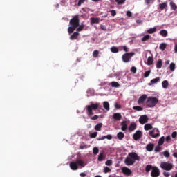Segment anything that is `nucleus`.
Instances as JSON below:
<instances>
[{"instance_id": "obj_1", "label": "nucleus", "mask_w": 177, "mask_h": 177, "mask_svg": "<svg viewBox=\"0 0 177 177\" xmlns=\"http://www.w3.org/2000/svg\"><path fill=\"white\" fill-rule=\"evenodd\" d=\"M99 106H100V104H93L92 102L91 103L90 105L86 106V114L90 118V120H93V121H95V120H97V118H99V115H97L92 116L93 115V111L97 110V109H99Z\"/></svg>"}, {"instance_id": "obj_2", "label": "nucleus", "mask_w": 177, "mask_h": 177, "mask_svg": "<svg viewBox=\"0 0 177 177\" xmlns=\"http://www.w3.org/2000/svg\"><path fill=\"white\" fill-rule=\"evenodd\" d=\"M69 24L71 26H69L68 28V34H73L77 28H78V26H80V16L79 15H75L69 22Z\"/></svg>"}, {"instance_id": "obj_3", "label": "nucleus", "mask_w": 177, "mask_h": 177, "mask_svg": "<svg viewBox=\"0 0 177 177\" xmlns=\"http://www.w3.org/2000/svg\"><path fill=\"white\" fill-rule=\"evenodd\" d=\"M140 157H139L136 153L131 152L129 153L128 156L124 160V164L126 165H133L136 161H139Z\"/></svg>"}, {"instance_id": "obj_4", "label": "nucleus", "mask_w": 177, "mask_h": 177, "mask_svg": "<svg viewBox=\"0 0 177 177\" xmlns=\"http://www.w3.org/2000/svg\"><path fill=\"white\" fill-rule=\"evenodd\" d=\"M151 171V177H158L160 176V169L156 166H153L151 165H147L145 167V172L149 174Z\"/></svg>"}, {"instance_id": "obj_5", "label": "nucleus", "mask_w": 177, "mask_h": 177, "mask_svg": "<svg viewBox=\"0 0 177 177\" xmlns=\"http://www.w3.org/2000/svg\"><path fill=\"white\" fill-rule=\"evenodd\" d=\"M85 165H86V164L85 163V162H84V160H77L75 162H71L69 164V167L71 168V169H72L73 171H77V169H78V168H84V167H85Z\"/></svg>"}, {"instance_id": "obj_6", "label": "nucleus", "mask_w": 177, "mask_h": 177, "mask_svg": "<svg viewBox=\"0 0 177 177\" xmlns=\"http://www.w3.org/2000/svg\"><path fill=\"white\" fill-rule=\"evenodd\" d=\"M158 103V99L153 96L148 97L146 101L147 106L151 109H152L153 107H156Z\"/></svg>"}, {"instance_id": "obj_7", "label": "nucleus", "mask_w": 177, "mask_h": 177, "mask_svg": "<svg viewBox=\"0 0 177 177\" xmlns=\"http://www.w3.org/2000/svg\"><path fill=\"white\" fill-rule=\"evenodd\" d=\"M160 167L162 169H164V171H171L174 168V165L169 162H162Z\"/></svg>"}, {"instance_id": "obj_8", "label": "nucleus", "mask_w": 177, "mask_h": 177, "mask_svg": "<svg viewBox=\"0 0 177 177\" xmlns=\"http://www.w3.org/2000/svg\"><path fill=\"white\" fill-rule=\"evenodd\" d=\"M132 56H135V53L131 52V53H124L122 56V62H124V63H129V62H131V59L132 58Z\"/></svg>"}, {"instance_id": "obj_9", "label": "nucleus", "mask_w": 177, "mask_h": 177, "mask_svg": "<svg viewBox=\"0 0 177 177\" xmlns=\"http://www.w3.org/2000/svg\"><path fill=\"white\" fill-rule=\"evenodd\" d=\"M142 136H143V132H142V131L140 130H138L133 135V140H139V139H140Z\"/></svg>"}, {"instance_id": "obj_10", "label": "nucleus", "mask_w": 177, "mask_h": 177, "mask_svg": "<svg viewBox=\"0 0 177 177\" xmlns=\"http://www.w3.org/2000/svg\"><path fill=\"white\" fill-rule=\"evenodd\" d=\"M149 134L151 138H158V136H160V131H158V129H153L152 131L149 132Z\"/></svg>"}, {"instance_id": "obj_11", "label": "nucleus", "mask_w": 177, "mask_h": 177, "mask_svg": "<svg viewBox=\"0 0 177 177\" xmlns=\"http://www.w3.org/2000/svg\"><path fill=\"white\" fill-rule=\"evenodd\" d=\"M122 172L124 175H127V176L132 174V171L129 168L125 167L122 168Z\"/></svg>"}, {"instance_id": "obj_12", "label": "nucleus", "mask_w": 177, "mask_h": 177, "mask_svg": "<svg viewBox=\"0 0 177 177\" xmlns=\"http://www.w3.org/2000/svg\"><path fill=\"white\" fill-rule=\"evenodd\" d=\"M146 99H147V95L143 94L142 96H140L138 100V104H143L146 101Z\"/></svg>"}, {"instance_id": "obj_13", "label": "nucleus", "mask_w": 177, "mask_h": 177, "mask_svg": "<svg viewBox=\"0 0 177 177\" xmlns=\"http://www.w3.org/2000/svg\"><path fill=\"white\" fill-rule=\"evenodd\" d=\"M147 121H149V118H147V115H143L142 116L140 117L139 118V122L140 124H146V122H147Z\"/></svg>"}, {"instance_id": "obj_14", "label": "nucleus", "mask_w": 177, "mask_h": 177, "mask_svg": "<svg viewBox=\"0 0 177 177\" xmlns=\"http://www.w3.org/2000/svg\"><path fill=\"white\" fill-rule=\"evenodd\" d=\"M128 129V124H127V120H123L121 122V130L123 131H127Z\"/></svg>"}, {"instance_id": "obj_15", "label": "nucleus", "mask_w": 177, "mask_h": 177, "mask_svg": "<svg viewBox=\"0 0 177 177\" xmlns=\"http://www.w3.org/2000/svg\"><path fill=\"white\" fill-rule=\"evenodd\" d=\"M113 120H115V121H120L121 118H122V115H121V113H113Z\"/></svg>"}, {"instance_id": "obj_16", "label": "nucleus", "mask_w": 177, "mask_h": 177, "mask_svg": "<svg viewBox=\"0 0 177 177\" xmlns=\"http://www.w3.org/2000/svg\"><path fill=\"white\" fill-rule=\"evenodd\" d=\"M80 35V33L78 32H73L71 37L70 39L71 41H74L75 39H78V36Z\"/></svg>"}, {"instance_id": "obj_17", "label": "nucleus", "mask_w": 177, "mask_h": 177, "mask_svg": "<svg viewBox=\"0 0 177 177\" xmlns=\"http://www.w3.org/2000/svg\"><path fill=\"white\" fill-rule=\"evenodd\" d=\"M168 8V3L167 2H163L160 4H159V8L160 10H164V9H167Z\"/></svg>"}, {"instance_id": "obj_18", "label": "nucleus", "mask_w": 177, "mask_h": 177, "mask_svg": "<svg viewBox=\"0 0 177 177\" xmlns=\"http://www.w3.org/2000/svg\"><path fill=\"white\" fill-rule=\"evenodd\" d=\"M153 149H154V144L149 143L146 146V150L147 151H153Z\"/></svg>"}, {"instance_id": "obj_19", "label": "nucleus", "mask_w": 177, "mask_h": 177, "mask_svg": "<svg viewBox=\"0 0 177 177\" xmlns=\"http://www.w3.org/2000/svg\"><path fill=\"white\" fill-rule=\"evenodd\" d=\"M170 8L171 10H176L177 9V5L175 3V2L171 1L169 3Z\"/></svg>"}, {"instance_id": "obj_20", "label": "nucleus", "mask_w": 177, "mask_h": 177, "mask_svg": "<svg viewBox=\"0 0 177 177\" xmlns=\"http://www.w3.org/2000/svg\"><path fill=\"white\" fill-rule=\"evenodd\" d=\"M100 21V19L99 18H91V24H99V22Z\"/></svg>"}, {"instance_id": "obj_21", "label": "nucleus", "mask_w": 177, "mask_h": 177, "mask_svg": "<svg viewBox=\"0 0 177 177\" xmlns=\"http://www.w3.org/2000/svg\"><path fill=\"white\" fill-rule=\"evenodd\" d=\"M136 129V123H131L129 127V132H132Z\"/></svg>"}, {"instance_id": "obj_22", "label": "nucleus", "mask_w": 177, "mask_h": 177, "mask_svg": "<svg viewBox=\"0 0 177 177\" xmlns=\"http://www.w3.org/2000/svg\"><path fill=\"white\" fill-rule=\"evenodd\" d=\"M111 52H112V53H118V52H120V47L112 46L111 48Z\"/></svg>"}, {"instance_id": "obj_23", "label": "nucleus", "mask_w": 177, "mask_h": 177, "mask_svg": "<svg viewBox=\"0 0 177 177\" xmlns=\"http://www.w3.org/2000/svg\"><path fill=\"white\" fill-rule=\"evenodd\" d=\"M117 138H118V139H119V140H122L123 138H125V134H124V133L120 131L117 134Z\"/></svg>"}, {"instance_id": "obj_24", "label": "nucleus", "mask_w": 177, "mask_h": 177, "mask_svg": "<svg viewBox=\"0 0 177 177\" xmlns=\"http://www.w3.org/2000/svg\"><path fill=\"white\" fill-rule=\"evenodd\" d=\"M160 35L165 38V37H168V31L167 30H162L160 31Z\"/></svg>"}, {"instance_id": "obj_25", "label": "nucleus", "mask_w": 177, "mask_h": 177, "mask_svg": "<svg viewBox=\"0 0 177 177\" xmlns=\"http://www.w3.org/2000/svg\"><path fill=\"white\" fill-rule=\"evenodd\" d=\"M103 107L106 109L107 111L110 110V104H109V102L105 101L103 102Z\"/></svg>"}, {"instance_id": "obj_26", "label": "nucleus", "mask_w": 177, "mask_h": 177, "mask_svg": "<svg viewBox=\"0 0 177 177\" xmlns=\"http://www.w3.org/2000/svg\"><path fill=\"white\" fill-rule=\"evenodd\" d=\"M169 85V83L168 82L167 80H164L162 82V86L163 89H167V88H168Z\"/></svg>"}, {"instance_id": "obj_27", "label": "nucleus", "mask_w": 177, "mask_h": 177, "mask_svg": "<svg viewBox=\"0 0 177 177\" xmlns=\"http://www.w3.org/2000/svg\"><path fill=\"white\" fill-rule=\"evenodd\" d=\"M144 129H145V131H149V129H153V125H151V124H146L144 126Z\"/></svg>"}, {"instance_id": "obj_28", "label": "nucleus", "mask_w": 177, "mask_h": 177, "mask_svg": "<svg viewBox=\"0 0 177 177\" xmlns=\"http://www.w3.org/2000/svg\"><path fill=\"white\" fill-rule=\"evenodd\" d=\"M102 127H103V123H99L95 126V131H102Z\"/></svg>"}, {"instance_id": "obj_29", "label": "nucleus", "mask_w": 177, "mask_h": 177, "mask_svg": "<svg viewBox=\"0 0 177 177\" xmlns=\"http://www.w3.org/2000/svg\"><path fill=\"white\" fill-rule=\"evenodd\" d=\"M110 85H111L112 88H120V84L117 82H112Z\"/></svg>"}, {"instance_id": "obj_30", "label": "nucleus", "mask_w": 177, "mask_h": 177, "mask_svg": "<svg viewBox=\"0 0 177 177\" xmlns=\"http://www.w3.org/2000/svg\"><path fill=\"white\" fill-rule=\"evenodd\" d=\"M156 2V0H145V5L147 6H150V5H153Z\"/></svg>"}, {"instance_id": "obj_31", "label": "nucleus", "mask_w": 177, "mask_h": 177, "mask_svg": "<svg viewBox=\"0 0 177 177\" xmlns=\"http://www.w3.org/2000/svg\"><path fill=\"white\" fill-rule=\"evenodd\" d=\"M159 49H160V50H165V49H167V44L161 43Z\"/></svg>"}, {"instance_id": "obj_32", "label": "nucleus", "mask_w": 177, "mask_h": 177, "mask_svg": "<svg viewBox=\"0 0 177 177\" xmlns=\"http://www.w3.org/2000/svg\"><path fill=\"white\" fill-rule=\"evenodd\" d=\"M162 67V60L159 59L158 60V62L156 63V68H161Z\"/></svg>"}, {"instance_id": "obj_33", "label": "nucleus", "mask_w": 177, "mask_h": 177, "mask_svg": "<svg viewBox=\"0 0 177 177\" xmlns=\"http://www.w3.org/2000/svg\"><path fill=\"white\" fill-rule=\"evenodd\" d=\"M156 31H157V28H156V27H154V28H149L147 30V32H148V34H154V32H156Z\"/></svg>"}, {"instance_id": "obj_34", "label": "nucleus", "mask_w": 177, "mask_h": 177, "mask_svg": "<svg viewBox=\"0 0 177 177\" xmlns=\"http://www.w3.org/2000/svg\"><path fill=\"white\" fill-rule=\"evenodd\" d=\"M157 82H160V77H156L155 79H152L149 85H151L152 84H157Z\"/></svg>"}, {"instance_id": "obj_35", "label": "nucleus", "mask_w": 177, "mask_h": 177, "mask_svg": "<svg viewBox=\"0 0 177 177\" xmlns=\"http://www.w3.org/2000/svg\"><path fill=\"white\" fill-rule=\"evenodd\" d=\"M153 62H154V59H153V57H149L147 59L148 66H151V64H153Z\"/></svg>"}, {"instance_id": "obj_36", "label": "nucleus", "mask_w": 177, "mask_h": 177, "mask_svg": "<svg viewBox=\"0 0 177 177\" xmlns=\"http://www.w3.org/2000/svg\"><path fill=\"white\" fill-rule=\"evenodd\" d=\"M165 141V137L162 136L158 141L159 146H161L162 145H164V142Z\"/></svg>"}, {"instance_id": "obj_37", "label": "nucleus", "mask_w": 177, "mask_h": 177, "mask_svg": "<svg viewBox=\"0 0 177 177\" xmlns=\"http://www.w3.org/2000/svg\"><path fill=\"white\" fill-rule=\"evenodd\" d=\"M119 49H120V50H122V49H123V50L124 52H129V48H128V47H127V46H120Z\"/></svg>"}, {"instance_id": "obj_38", "label": "nucleus", "mask_w": 177, "mask_h": 177, "mask_svg": "<svg viewBox=\"0 0 177 177\" xmlns=\"http://www.w3.org/2000/svg\"><path fill=\"white\" fill-rule=\"evenodd\" d=\"M149 39H150V35H145L141 39V41H142V42H145V41H149Z\"/></svg>"}, {"instance_id": "obj_39", "label": "nucleus", "mask_w": 177, "mask_h": 177, "mask_svg": "<svg viewBox=\"0 0 177 177\" xmlns=\"http://www.w3.org/2000/svg\"><path fill=\"white\" fill-rule=\"evenodd\" d=\"M104 158V156L103 155V153L100 152L98 156V161L102 162L103 161Z\"/></svg>"}, {"instance_id": "obj_40", "label": "nucleus", "mask_w": 177, "mask_h": 177, "mask_svg": "<svg viewBox=\"0 0 177 177\" xmlns=\"http://www.w3.org/2000/svg\"><path fill=\"white\" fill-rule=\"evenodd\" d=\"M133 110H136V111H142L143 110V108L140 106H133Z\"/></svg>"}, {"instance_id": "obj_41", "label": "nucleus", "mask_w": 177, "mask_h": 177, "mask_svg": "<svg viewBox=\"0 0 177 177\" xmlns=\"http://www.w3.org/2000/svg\"><path fill=\"white\" fill-rule=\"evenodd\" d=\"M175 67H176L175 63H171L169 65L170 71H175Z\"/></svg>"}, {"instance_id": "obj_42", "label": "nucleus", "mask_w": 177, "mask_h": 177, "mask_svg": "<svg viewBox=\"0 0 177 177\" xmlns=\"http://www.w3.org/2000/svg\"><path fill=\"white\" fill-rule=\"evenodd\" d=\"M160 151H161V145H158V146L155 147V152L160 153Z\"/></svg>"}, {"instance_id": "obj_43", "label": "nucleus", "mask_w": 177, "mask_h": 177, "mask_svg": "<svg viewBox=\"0 0 177 177\" xmlns=\"http://www.w3.org/2000/svg\"><path fill=\"white\" fill-rule=\"evenodd\" d=\"M125 1L127 0H115L118 5H124V3H125Z\"/></svg>"}, {"instance_id": "obj_44", "label": "nucleus", "mask_w": 177, "mask_h": 177, "mask_svg": "<svg viewBox=\"0 0 177 177\" xmlns=\"http://www.w3.org/2000/svg\"><path fill=\"white\" fill-rule=\"evenodd\" d=\"M109 172H111V169H110L109 167H105L104 168V173L109 174Z\"/></svg>"}, {"instance_id": "obj_45", "label": "nucleus", "mask_w": 177, "mask_h": 177, "mask_svg": "<svg viewBox=\"0 0 177 177\" xmlns=\"http://www.w3.org/2000/svg\"><path fill=\"white\" fill-rule=\"evenodd\" d=\"M93 154H95V156H96V154H98L99 153V148H97V147H94L93 149Z\"/></svg>"}, {"instance_id": "obj_46", "label": "nucleus", "mask_w": 177, "mask_h": 177, "mask_svg": "<svg viewBox=\"0 0 177 177\" xmlns=\"http://www.w3.org/2000/svg\"><path fill=\"white\" fill-rule=\"evenodd\" d=\"M99 56V50H95L93 53V57H97Z\"/></svg>"}, {"instance_id": "obj_47", "label": "nucleus", "mask_w": 177, "mask_h": 177, "mask_svg": "<svg viewBox=\"0 0 177 177\" xmlns=\"http://www.w3.org/2000/svg\"><path fill=\"white\" fill-rule=\"evenodd\" d=\"M84 25L83 24H82V25H79L78 26V28H77V31H78V32H81V31H82V30H84Z\"/></svg>"}, {"instance_id": "obj_48", "label": "nucleus", "mask_w": 177, "mask_h": 177, "mask_svg": "<svg viewBox=\"0 0 177 177\" xmlns=\"http://www.w3.org/2000/svg\"><path fill=\"white\" fill-rule=\"evenodd\" d=\"M151 73V71H147L146 72H145V73H144L145 78H147V77H149V75H150Z\"/></svg>"}, {"instance_id": "obj_49", "label": "nucleus", "mask_w": 177, "mask_h": 177, "mask_svg": "<svg viewBox=\"0 0 177 177\" xmlns=\"http://www.w3.org/2000/svg\"><path fill=\"white\" fill-rule=\"evenodd\" d=\"M96 136H97V132H94L90 134V138L92 139L96 138Z\"/></svg>"}, {"instance_id": "obj_50", "label": "nucleus", "mask_w": 177, "mask_h": 177, "mask_svg": "<svg viewBox=\"0 0 177 177\" xmlns=\"http://www.w3.org/2000/svg\"><path fill=\"white\" fill-rule=\"evenodd\" d=\"M163 155H164L167 158H169V156H171V155L169 154V152L168 151H165L163 152Z\"/></svg>"}, {"instance_id": "obj_51", "label": "nucleus", "mask_w": 177, "mask_h": 177, "mask_svg": "<svg viewBox=\"0 0 177 177\" xmlns=\"http://www.w3.org/2000/svg\"><path fill=\"white\" fill-rule=\"evenodd\" d=\"M105 164H106V165H109V166L113 165V160H108L106 161Z\"/></svg>"}, {"instance_id": "obj_52", "label": "nucleus", "mask_w": 177, "mask_h": 177, "mask_svg": "<svg viewBox=\"0 0 177 177\" xmlns=\"http://www.w3.org/2000/svg\"><path fill=\"white\" fill-rule=\"evenodd\" d=\"M131 73H133V74H136V67L132 66L131 68Z\"/></svg>"}, {"instance_id": "obj_53", "label": "nucleus", "mask_w": 177, "mask_h": 177, "mask_svg": "<svg viewBox=\"0 0 177 177\" xmlns=\"http://www.w3.org/2000/svg\"><path fill=\"white\" fill-rule=\"evenodd\" d=\"M85 1L86 0H79L77 3V6H81V5H82V3L85 2Z\"/></svg>"}, {"instance_id": "obj_54", "label": "nucleus", "mask_w": 177, "mask_h": 177, "mask_svg": "<svg viewBox=\"0 0 177 177\" xmlns=\"http://www.w3.org/2000/svg\"><path fill=\"white\" fill-rule=\"evenodd\" d=\"M105 139H108V140H111V139H113V136L110 134L105 136Z\"/></svg>"}, {"instance_id": "obj_55", "label": "nucleus", "mask_w": 177, "mask_h": 177, "mask_svg": "<svg viewBox=\"0 0 177 177\" xmlns=\"http://www.w3.org/2000/svg\"><path fill=\"white\" fill-rule=\"evenodd\" d=\"M163 175L165 177H169L171 176V174L169 172H168V171H164L163 172Z\"/></svg>"}, {"instance_id": "obj_56", "label": "nucleus", "mask_w": 177, "mask_h": 177, "mask_svg": "<svg viewBox=\"0 0 177 177\" xmlns=\"http://www.w3.org/2000/svg\"><path fill=\"white\" fill-rule=\"evenodd\" d=\"M111 16H115V15H117V12L115 10H111Z\"/></svg>"}, {"instance_id": "obj_57", "label": "nucleus", "mask_w": 177, "mask_h": 177, "mask_svg": "<svg viewBox=\"0 0 177 177\" xmlns=\"http://www.w3.org/2000/svg\"><path fill=\"white\" fill-rule=\"evenodd\" d=\"M176 136H177V132L176 131H174L171 133V137L173 139H175V138H176Z\"/></svg>"}, {"instance_id": "obj_58", "label": "nucleus", "mask_w": 177, "mask_h": 177, "mask_svg": "<svg viewBox=\"0 0 177 177\" xmlns=\"http://www.w3.org/2000/svg\"><path fill=\"white\" fill-rule=\"evenodd\" d=\"M127 16H128V17H132V12L131 11H127Z\"/></svg>"}, {"instance_id": "obj_59", "label": "nucleus", "mask_w": 177, "mask_h": 177, "mask_svg": "<svg viewBox=\"0 0 177 177\" xmlns=\"http://www.w3.org/2000/svg\"><path fill=\"white\" fill-rule=\"evenodd\" d=\"M165 140L167 142H169V140H171V136H167L166 138H165Z\"/></svg>"}, {"instance_id": "obj_60", "label": "nucleus", "mask_w": 177, "mask_h": 177, "mask_svg": "<svg viewBox=\"0 0 177 177\" xmlns=\"http://www.w3.org/2000/svg\"><path fill=\"white\" fill-rule=\"evenodd\" d=\"M100 27L101 30H102L103 31H106V27H104L103 25H100Z\"/></svg>"}, {"instance_id": "obj_61", "label": "nucleus", "mask_w": 177, "mask_h": 177, "mask_svg": "<svg viewBox=\"0 0 177 177\" xmlns=\"http://www.w3.org/2000/svg\"><path fill=\"white\" fill-rule=\"evenodd\" d=\"M104 139H106V136H102L100 138H97V140H104Z\"/></svg>"}, {"instance_id": "obj_62", "label": "nucleus", "mask_w": 177, "mask_h": 177, "mask_svg": "<svg viewBox=\"0 0 177 177\" xmlns=\"http://www.w3.org/2000/svg\"><path fill=\"white\" fill-rule=\"evenodd\" d=\"M115 106L116 109H121V105L118 104H115Z\"/></svg>"}, {"instance_id": "obj_63", "label": "nucleus", "mask_w": 177, "mask_h": 177, "mask_svg": "<svg viewBox=\"0 0 177 177\" xmlns=\"http://www.w3.org/2000/svg\"><path fill=\"white\" fill-rule=\"evenodd\" d=\"M80 176L81 177H85V176H86V174H85V173H80Z\"/></svg>"}, {"instance_id": "obj_64", "label": "nucleus", "mask_w": 177, "mask_h": 177, "mask_svg": "<svg viewBox=\"0 0 177 177\" xmlns=\"http://www.w3.org/2000/svg\"><path fill=\"white\" fill-rule=\"evenodd\" d=\"M174 52L177 53V44H176L174 46Z\"/></svg>"}]
</instances>
